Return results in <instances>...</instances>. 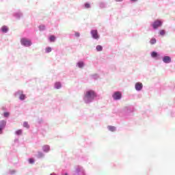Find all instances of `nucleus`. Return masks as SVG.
<instances>
[{
  "mask_svg": "<svg viewBox=\"0 0 175 175\" xmlns=\"http://www.w3.org/2000/svg\"><path fill=\"white\" fill-rule=\"evenodd\" d=\"M95 98H96V93H95V91L90 90L86 91L83 97V100L85 103L88 105L93 102Z\"/></svg>",
  "mask_w": 175,
  "mask_h": 175,
  "instance_id": "nucleus-1",
  "label": "nucleus"
},
{
  "mask_svg": "<svg viewBox=\"0 0 175 175\" xmlns=\"http://www.w3.org/2000/svg\"><path fill=\"white\" fill-rule=\"evenodd\" d=\"M162 25H163V21H162V19H156L153 22L150 23V27H152V29L154 31L161 28Z\"/></svg>",
  "mask_w": 175,
  "mask_h": 175,
  "instance_id": "nucleus-2",
  "label": "nucleus"
},
{
  "mask_svg": "<svg viewBox=\"0 0 175 175\" xmlns=\"http://www.w3.org/2000/svg\"><path fill=\"white\" fill-rule=\"evenodd\" d=\"M21 44L23 47H31L32 46V41L27 38H22L21 39Z\"/></svg>",
  "mask_w": 175,
  "mask_h": 175,
  "instance_id": "nucleus-3",
  "label": "nucleus"
},
{
  "mask_svg": "<svg viewBox=\"0 0 175 175\" xmlns=\"http://www.w3.org/2000/svg\"><path fill=\"white\" fill-rule=\"evenodd\" d=\"M150 57L153 58V59H156L157 61L162 59V56H161V53L153 51L150 53Z\"/></svg>",
  "mask_w": 175,
  "mask_h": 175,
  "instance_id": "nucleus-4",
  "label": "nucleus"
},
{
  "mask_svg": "<svg viewBox=\"0 0 175 175\" xmlns=\"http://www.w3.org/2000/svg\"><path fill=\"white\" fill-rule=\"evenodd\" d=\"M74 175H86L85 170L81 166L77 167Z\"/></svg>",
  "mask_w": 175,
  "mask_h": 175,
  "instance_id": "nucleus-5",
  "label": "nucleus"
},
{
  "mask_svg": "<svg viewBox=\"0 0 175 175\" xmlns=\"http://www.w3.org/2000/svg\"><path fill=\"white\" fill-rule=\"evenodd\" d=\"M90 35L92 39H94L95 40H98V39L100 38V36H99V33H98L97 29H92L90 31Z\"/></svg>",
  "mask_w": 175,
  "mask_h": 175,
  "instance_id": "nucleus-6",
  "label": "nucleus"
},
{
  "mask_svg": "<svg viewBox=\"0 0 175 175\" xmlns=\"http://www.w3.org/2000/svg\"><path fill=\"white\" fill-rule=\"evenodd\" d=\"M113 100H120L122 98V93L121 92H115L112 95Z\"/></svg>",
  "mask_w": 175,
  "mask_h": 175,
  "instance_id": "nucleus-7",
  "label": "nucleus"
},
{
  "mask_svg": "<svg viewBox=\"0 0 175 175\" xmlns=\"http://www.w3.org/2000/svg\"><path fill=\"white\" fill-rule=\"evenodd\" d=\"M7 122L5 120H0V135L3 133V131L6 128Z\"/></svg>",
  "mask_w": 175,
  "mask_h": 175,
  "instance_id": "nucleus-8",
  "label": "nucleus"
},
{
  "mask_svg": "<svg viewBox=\"0 0 175 175\" xmlns=\"http://www.w3.org/2000/svg\"><path fill=\"white\" fill-rule=\"evenodd\" d=\"M135 91L140 92L143 90V83L142 82H137L135 84Z\"/></svg>",
  "mask_w": 175,
  "mask_h": 175,
  "instance_id": "nucleus-9",
  "label": "nucleus"
},
{
  "mask_svg": "<svg viewBox=\"0 0 175 175\" xmlns=\"http://www.w3.org/2000/svg\"><path fill=\"white\" fill-rule=\"evenodd\" d=\"M161 59L164 64H170L172 62V57L170 56L164 55L161 57Z\"/></svg>",
  "mask_w": 175,
  "mask_h": 175,
  "instance_id": "nucleus-10",
  "label": "nucleus"
},
{
  "mask_svg": "<svg viewBox=\"0 0 175 175\" xmlns=\"http://www.w3.org/2000/svg\"><path fill=\"white\" fill-rule=\"evenodd\" d=\"M125 110H126V114L127 116H129L130 114H132V113L135 111V107H133V106L126 107Z\"/></svg>",
  "mask_w": 175,
  "mask_h": 175,
  "instance_id": "nucleus-11",
  "label": "nucleus"
},
{
  "mask_svg": "<svg viewBox=\"0 0 175 175\" xmlns=\"http://www.w3.org/2000/svg\"><path fill=\"white\" fill-rule=\"evenodd\" d=\"M0 31L2 33H8L9 32V27L7 25H3L1 27Z\"/></svg>",
  "mask_w": 175,
  "mask_h": 175,
  "instance_id": "nucleus-12",
  "label": "nucleus"
},
{
  "mask_svg": "<svg viewBox=\"0 0 175 175\" xmlns=\"http://www.w3.org/2000/svg\"><path fill=\"white\" fill-rule=\"evenodd\" d=\"M49 40L51 43H54V42L57 40V37H55L54 35H51L49 37Z\"/></svg>",
  "mask_w": 175,
  "mask_h": 175,
  "instance_id": "nucleus-13",
  "label": "nucleus"
},
{
  "mask_svg": "<svg viewBox=\"0 0 175 175\" xmlns=\"http://www.w3.org/2000/svg\"><path fill=\"white\" fill-rule=\"evenodd\" d=\"M99 8H100V9H105L106 8H107V3L105 2V1H102L99 3Z\"/></svg>",
  "mask_w": 175,
  "mask_h": 175,
  "instance_id": "nucleus-14",
  "label": "nucleus"
},
{
  "mask_svg": "<svg viewBox=\"0 0 175 175\" xmlns=\"http://www.w3.org/2000/svg\"><path fill=\"white\" fill-rule=\"evenodd\" d=\"M85 64H84V62H83V61H79V62H78L77 63V66L78 68H79L80 69L84 68V66H85Z\"/></svg>",
  "mask_w": 175,
  "mask_h": 175,
  "instance_id": "nucleus-15",
  "label": "nucleus"
},
{
  "mask_svg": "<svg viewBox=\"0 0 175 175\" xmlns=\"http://www.w3.org/2000/svg\"><path fill=\"white\" fill-rule=\"evenodd\" d=\"M42 151L44 152H49L50 151V146L49 145H44L42 146Z\"/></svg>",
  "mask_w": 175,
  "mask_h": 175,
  "instance_id": "nucleus-16",
  "label": "nucleus"
},
{
  "mask_svg": "<svg viewBox=\"0 0 175 175\" xmlns=\"http://www.w3.org/2000/svg\"><path fill=\"white\" fill-rule=\"evenodd\" d=\"M2 116L4 118H9L10 117V112L5 111L3 113Z\"/></svg>",
  "mask_w": 175,
  "mask_h": 175,
  "instance_id": "nucleus-17",
  "label": "nucleus"
},
{
  "mask_svg": "<svg viewBox=\"0 0 175 175\" xmlns=\"http://www.w3.org/2000/svg\"><path fill=\"white\" fill-rule=\"evenodd\" d=\"M107 129L110 131V132H116V131H117V129L114 126H108Z\"/></svg>",
  "mask_w": 175,
  "mask_h": 175,
  "instance_id": "nucleus-18",
  "label": "nucleus"
},
{
  "mask_svg": "<svg viewBox=\"0 0 175 175\" xmlns=\"http://www.w3.org/2000/svg\"><path fill=\"white\" fill-rule=\"evenodd\" d=\"M62 84H61L60 82L55 83V88L56 90H59L60 88H62Z\"/></svg>",
  "mask_w": 175,
  "mask_h": 175,
  "instance_id": "nucleus-19",
  "label": "nucleus"
},
{
  "mask_svg": "<svg viewBox=\"0 0 175 175\" xmlns=\"http://www.w3.org/2000/svg\"><path fill=\"white\" fill-rule=\"evenodd\" d=\"M14 16L16 18L18 19V18L23 17V13H21V12H16L15 14H14Z\"/></svg>",
  "mask_w": 175,
  "mask_h": 175,
  "instance_id": "nucleus-20",
  "label": "nucleus"
},
{
  "mask_svg": "<svg viewBox=\"0 0 175 175\" xmlns=\"http://www.w3.org/2000/svg\"><path fill=\"white\" fill-rule=\"evenodd\" d=\"M36 157L38 159H40L44 157V154L43 153V152H38L36 154Z\"/></svg>",
  "mask_w": 175,
  "mask_h": 175,
  "instance_id": "nucleus-21",
  "label": "nucleus"
},
{
  "mask_svg": "<svg viewBox=\"0 0 175 175\" xmlns=\"http://www.w3.org/2000/svg\"><path fill=\"white\" fill-rule=\"evenodd\" d=\"M90 77L92 80H98V79H99V75L94 74L90 75Z\"/></svg>",
  "mask_w": 175,
  "mask_h": 175,
  "instance_id": "nucleus-22",
  "label": "nucleus"
},
{
  "mask_svg": "<svg viewBox=\"0 0 175 175\" xmlns=\"http://www.w3.org/2000/svg\"><path fill=\"white\" fill-rule=\"evenodd\" d=\"M159 35H160V36H165V35H166V30L165 29L159 30Z\"/></svg>",
  "mask_w": 175,
  "mask_h": 175,
  "instance_id": "nucleus-23",
  "label": "nucleus"
},
{
  "mask_svg": "<svg viewBox=\"0 0 175 175\" xmlns=\"http://www.w3.org/2000/svg\"><path fill=\"white\" fill-rule=\"evenodd\" d=\"M39 31H43L46 29V26L44 25H40L38 26Z\"/></svg>",
  "mask_w": 175,
  "mask_h": 175,
  "instance_id": "nucleus-24",
  "label": "nucleus"
},
{
  "mask_svg": "<svg viewBox=\"0 0 175 175\" xmlns=\"http://www.w3.org/2000/svg\"><path fill=\"white\" fill-rule=\"evenodd\" d=\"M83 7L85 9H91V4H90L88 2H86L84 3Z\"/></svg>",
  "mask_w": 175,
  "mask_h": 175,
  "instance_id": "nucleus-25",
  "label": "nucleus"
},
{
  "mask_svg": "<svg viewBox=\"0 0 175 175\" xmlns=\"http://www.w3.org/2000/svg\"><path fill=\"white\" fill-rule=\"evenodd\" d=\"M23 94V91L22 90H18L17 92H16L14 93V96H16L17 98V96H19Z\"/></svg>",
  "mask_w": 175,
  "mask_h": 175,
  "instance_id": "nucleus-26",
  "label": "nucleus"
},
{
  "mask_svg": "<svg viewBox=\"0 0 175 175\" xmlns=\"http://www.w3.org/2000/svg\"><path fill=\"white\" fill-rule=\"evenodd\" d=\"M15 135H16V136H20V135H23V130L18 129V130L16 131Z\"/></svg>",
  "mask_w": 175,
  "mask_h": 175,
  "instance_id": "nucleus-27",
  "label": "nucleus"
},
{
  "mask_svg": "<svg viewBox=\"0 0 175 175\" xmlns=\"http://www.w3.org/2000/svg\"><path fill=\"white\" fill-rule=\"evenodd\" d=\"M96 51H103V46L102 45H97L96 46Z\"/></svg>",
  "mask_w": 175,
  "mask_h": 175,
  "instance_id": "nucleus-28",
  "label": "nucleus"
},
{
  "mask_svg": "<svg viewBox=\"0 0 175 175\" xmlns=\"http://www.w3.org/2000/svg\"><path fill=\"white\" fill-rule=\"evenodd\" d=\"M18 98L20 100H25V98H27V96H25V94L22 93V94H21Z\"/></svg>",
  "mask_w": 175,
  "mask_h": 175,
  "instance_id": "nucleus-29",
  "label": "nucleus"
},
{
  "mask_svg": "<svg viewBox=\"0 0 175 175\" xmlns=\"http://www.w3.org/2000/svg\"><path fill=\"white\" fill-rule=\"evenodd\" d=\"M150 44H155V43H157V38H151L150 40Z\"/></svg>",
  "mask_w": 175,
  "mask_h": 175,
  "instance_id": "nucleus-30",
  "label": "nucleus"
},
{
  "mask_svg": "<svg viewBox=\"0 0 175 175\" xmlns=\"http://www.w3.org/2000/svg\"><path fill=\"white\" fill-rule=\"evenodd\" d=\"M52 50H53V49H51V47L48 46V47H46V48L45 49V53H46L47 54H49V53H51Z\"/></svg>",
  "mask_w": 175,
  "mask_h": 175,
  "instance_id": "nucleus-31",
  "label": "nucleus"
},
{
  "mask_svg": "<svg viewBox=\"0 0 175 175\" xmlns=\"http://www.w3.org/2000/svg\"><path fill=\"white\" fill-rule=\"evenodd\" d=\"M28 162H29V163L30 165H32V164L35 163V159H33V158H29V159H28Z\"/></svg>",
  "mask_w": 175,
  "mask_h": 175,
  "instance_id": "nucleus-32",
  "label": "nucleus"
},
{
  "mask_svg": "<svg viewBox=\"0 0 175 175\" xmlns=\"http://www.w3.org/2000/svg\"><path fill=\"white\" fill-rule=\"evenodd\" d=\"M15 173H16V171L15 170H10L8 172V174H11V175H13Z\"/></svg>",
  "mask_w": 175,
  "mask_h": 175,
  "instance_id": "nucleus-33",
  "label": "nucleus"
},
{
  "mask_svg": "<svg viewBox=\"0 0 175 175\" xmlns=\"http://www.w3.org/2000/svg\"><path fill=\"white\" fill-rule=\"evenodd\" d=\"M23 126L24 128H29V124H28L27 122H23Z\"/></svg>",
  "mask_w": 175,
  "mask_h": 175,
  "instance_id": "nucleus-34",
  "label": "nucleus"
},
{
  "mask_svg": "<svg viewBox=\"0 0 175 175\" xmlns=\"http://www.w3.org/2000/svg\"><path fill=\"white\" fill-rule=\"evenodd\" d=\"M37 122L38 124H42L43 123V119L42 118H38L37 120Z\"/></svg>",
  "mask_w": 175,
  "mask_h": 175,
  "instance_id": "nucleus-35",
  "label": "nucleus"
},
{
  "mask_svg": "<svg viewBox=\"0 0 175 175\" xmlns=\"http://www.w3.org/2000/svg\"><path fill=\"white\" fill-rule=\"evenodd\" d=\"M75 35L76 38H80V33L79 32L75 31Z\"/></svg>",
  "mask_w": 175,
  "mask_h": 175,
  "instance_id": "nucleus-36",
  "label": "nucleus"
},
{
  "mask_svg": "<svg viewBox=\"0 0 175 175\" xmlns=\"http://www.w3.org/2000/svg\"><path fill=\"white\" fill-rule=\"evenodd\" d=\"M1 110L3 111H8V109L6 108V107H1Z\"/></svg>",
  "mask_w": 175,
  "mask_h": 175,
  "instance_id": "nucleus-37",
  "label": "nucleus"
},
{
  "mask_svg": "<svg viewBox=\"0 0 175 175\" xmlns=\"http://www.w3.org/2000/svg\"><path fill=\"white\" fill-rule=\"evenodd\" d=\"M83 161H88V157H83Z\"/></svg>",
  "mask_w": 175,
  "mask_h": 175,
  "instance_id": "nucleus-38",
  "label": "nucleus"
},
{
  "mask_svg": "<svg viewBox=\"0 0 175 175\" xmlns=\"http://www.w3.org/2000/svg\"><path fill=\"white\" fill-rule=\"evenodd\" d=\"M116 2H122L124 0H115Z\"/></svg>",
  "mask_w": 175,
  "mask_h": 175,
  "instance_id": "nucleus-39",
  "label": "nucleus"
},
{
  "mask_svg": "<svg viewBox=\"0 0 175 175\" xmlns=\"http://www.w3.org/2000/svg\"><path fill=\"white\" fill-rule=\"evenodd\" d=\"M14 142H15V143L18 142V139H14Z\"/></svg>",
  "mask_w": 175,
  "mask_h": 175,
  "instance_id": "nucleus-40",
  "label": "nucleus"
},
{
  "mask_svg": "<svg viewBox=\"0 0 175 175\" xmlns=\"http://www.w3.org/2000/svg\"><path fill=\"white\" fill-rule=\"evenodd\" d=\"M49 175H57V174H55V172H52Z\"/></svg>",
  "mask_w": 175,
  "mask_h": 175,
  "instance_id": "nucleus-41",
  "label": "nucleus"
},
{
  "mask_svg": "<svg viewBox=\"0 0 175 175\" xmlns=\"http://www.w3.org/2000/svg\"><path fill=\"white\" fill-rule=\"evenodd\" d=\"M131 2H137V0H130Z\"/></svg>",
  "mask_w": 175,
  "mask_h": 175,
  "instance_id": "nucleus-42",
  "label": "nucleus"
},
{
  "mask_svg": "<svg viewBox=\"0 0 175 175\" xmlns=\"http://www.w3.org/2000/svg\"><path fill=\"white\" fill-rule=\"evenodd\" d=\"M64 175H69L68 173H65Z\"/></svg>",
  "mask_w": 175,
  "mask_h": 175,
  "instance_id": "nucleus-43",
  "label": "nucleus"
}]
</instances>
